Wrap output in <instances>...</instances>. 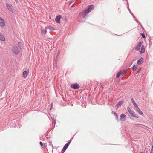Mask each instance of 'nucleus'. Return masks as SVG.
<instances>
[{
    "mask_svg": "<svg viewBox=\"0 0 153 153\" xmlns=\"http://www.w3.org/2000/svg\"><path fill=\"white\" fill-rule=\"evenodd\" d=\"M94 8L93 5H89L86 8L84 9L82 12H80L79 14H81L82 18H84L86 15L94 10Z\"/></svg>",
    "mask_w": 153,
    "mask_h": 153,
    "instance_id": "nucleus-1",
    "label": "nucleus"
},
{
    "mask_svg": "<svg viewBox=\"0 0 153 153\" xmlns=\"http://www.w3.org/2000/svg\"><path fill=\"white\" fill-rule=\"evenodd\" d=\"M12 51L15 54L17 55L20 53V51L16 46H15L12 48Z\"/></svg>",
    "mask_w": 153,
    "mask_h": 153,
    "instance_id": "nucleus-2",
    "label": "nucleus"
},
{
    "mask_svg": "<svg viewBox=\"0 0 153 153\" xmlns=\"http://www.w3.org/2000/svg\"><path fill=\"white\" fill-rule=\"evenodd\" d=\"M132 127L134 128L136 127H142L143 128H145L146 127L145 125L140 124H132Z\"/></svg>",
    "mask_w": 153,
    "mask_h": 153,
    "instance_id": "nucleus-3",
    "label": "nucleus"
},
{
    "mask_svg": "<svg viewBox=\"0 0 153 153\" xmlns=\"http://www.w3.org/2000/svg\"><path fill=\"white\" fill-rule=\"evenodd\" d=\"M71 87L74 89H79L80 87L79 85L77 83L72 84L71 85Z\"/></svg>",
    "mask_w": 153,
    "mask_h": 153,
    "instance_id": "nucleus-4",
    "label": "nucleus"
},
{
    "mask_svg": "<svg viewBox=\"0 0 153 153\" xmlns=\"http://www.w3.org/2000/svg\"><path fill=\"white\" fill-rule=\"evenodd\" d=\"M6 6L8 10L11 11L13 10L14 8L11 4L7 3L6 4Z\"/></svg>",
    "mask_w": 153,
    "mask_h": 153,
    "instance_id": "nucleus-5",
    "label": "nucleus"
},
{
    "mask_svg": "<svg viewBox=\"0 0 153 153\" xmlns=\"http://www.w3.org/2000/svg\"><path fill=\"white\" fill-rule=\"evenodd\" d=\"M126 119V115L122 113L121 114L120 118V120L122 121H124Z\"/></svg>",
    "mask_w": 153,
    "mask_h": 153,
    "instance_id": "nucleus-6",
    "label": "nucleus"
},
{
    "mask_svg": "<svg viewBox=\"0 0 153 153\" xmlns=\"http://www.w3.org/2000/svg\"><path fill=\"white\" fill-rule=\"evenodd\" d=\"M142 45V43L141 42H139L137 45L134 48V49L137 50H138Z\"/></svg>",
    "mask_w": 153,
    "mask_h": 153,
    "instance_id": "nucleus-7",
    "label": "nucleus"
},
{
    "mask_svg": "<svg viewBox=\"0 0 153 153\" xmlns=\"http://www.w3.org/2000/svg\"><path fill=\"white\" fill-rule=\"evenodd\" d=\"M61 18V16L60 15H59L56 17L55 20L56 22L58 23H60V19Z\"/></svg>",
    "mask_w": 153,
    "mask_h": 153,
    "instance_id": "nucleus-8",
    "label": "nucleus"
},
{
    "mask_svg": "<svg viewBox=\"0 0 153 153\" xmlns=\"http://www.w3.org/2000/svg\"><path fill=\"white\" fill-rule=\"evenodd\" d=\"M0 25L2 27H4L5 26L4 20L1 17H0Z\"/></svg>",
    "mask_w": 153,
    "mask_h": 153,
    "instance_id": "nucleus-9",
    "label": "nucleus"
},
{
    "mask_svg": "<svg viewBox=\"0 0 153 153\" xmlns=\"http://www.w3.org/2000/svg\"><path fill=\"white\" fill-rule=\"evenodd\" d=\"M131 101L132 102V103L133 104V105L134 107L136 108V107H137L138 106L137 105L135 101H134L133 98H131Z\"/></svg>",
    "mask_w": 153,
    "mask_h": 153,
    "instance_id": "nucleus-10",
    "label": "nucleus"
},
{
    "mask_svg": "<svg viewBox=\"0 0 153 153\" xmlns=\"http://www.w3.org/2000/svg\"><path fill=\"white\" fill-rule=\"evenodd\" d=\"M143 58H141L137 61V64L138 65L141 64L143 62Z\"/></svg>",
    "mask_w": 153,
    "mask_h": 153,
    "instance_id": "nucleus-11",
    "label": "nucleus"
},
{
    "mask_svg": "<svg viewBox=\"0 0 153 153\" xmlns=\"http://www.w3.org/2000/svg\"><path fill=\"white\" fill-rule=\"evenodd\" d=\"M28 74V72L26 71H25L23 73V76L24 77H26Z\"/></svg>",
    "mask_w": 153,
    "mask_h": 153,
    "instance_id": "nucleus-12",
    "label": "nucleus"
},
{
    "mask_svg": "<svg viewBox=\"0 0 153 153\" xmlns=\"http://www.w3.org/2000/svg\"><path fill=\"white\" fill-rule=\"evenodd\" d=\"M145 51V49L144 48V47L143 45L141 46V51L140 52V53L141 54L142 53H143Z\"/></svg>",
    "mask_w": 153,
    "mask_h": 153,
    "instance_id": "nucleus-13",
    "label": "nucleus"
},
{
    "mask_svg": "<svg viewBox=\"0 0 153 153\" xmlns=\"http://www.w3.org/2000/svg\"><path fill=\"white\" fill-rule=\"evenodd\" d=\"M67 149V143L65 144L63 149H62V152L61 153H63Z\"/></svg>",
    "mask_w": 153,
    "mask_h": 153,
    "instance_id": "nucleus-14",
    "label": "nucleus"
},
{
    "mask_svg": "<svg viewBox=\"0 0 153 153\" xmlns=\"http://www.w3.org/2000/svg\"><path fill=\"white\" fill-rule=\"evenodd\" d=\"M136 110L137 111H138V113L141 115H142L143 114V113L142 111L140 110V109L139 108L138 106L137 107H136Z\"/></svg>",
    "mask_w": 153,
    "mask_h": 153,
    "instance_id": "nucleus-15",
    "label": "nucleus"
},
{
    "mask_svg": "<svg viewBox=\"0 0 153 153\" xmlns=\"http://www.w3.org/2000/svg\"><path fill=\"white\" fill-rule=\"evenodd\" d=\"M135 113L134 111L131 115V116L136 117V118H139V116L137 114H135Z\"/></svg>",
    "mask_w": 153,
    "mask_h": 153,
    "instance_id": "nucleus-16",
    "label": "nucleus"
},
{
    "mask_svg": "<svg viewBox=\"0 0 153 153\" xmlns=\"http://www.w3.org/2000/svg\"><path fill=\"white\" fill-rule=\"evenodd\" d=\"M18 47L20 49L22 48L23 45L22 43L18 42Z\"/></svg>",
    "mask_w": 153,
    "mask_h": 153,
    "instance_id": "nucleus-17",
    "label": "nucleus"
},
{
    "mask_svg": "<svg viewBox=\"0 0 153 153\" xmlns=\"http://www.w3.org/2000/svg\"><path fill=\"white\" fill-rule=\"evenodd\" d=\"M74 4V1H71L70 2H69V7L70 5H71V4L72 5L71 6V8H72V7H74L73 6V5Z\"/></svg>",
    "mask_w": 153,
    "mask_h": 153,
    "instance_id": "nucleus-18",
    "label": "nucleus"
},
{
    "mask_svg": "<svg viewBox=\"0 0 153 153\" xmlns=\"http://www.w3.org/2000/svg\"><path fill=\"white\" fill-rule=\"evenodd\" d=\"M0 40L3 41L5 40V38L3 35H0Z\"/></svg>",
    "mask_w": 153,
    "mask_h": 153,
    "instance_id": "nucleus-19",
    "label": "nucleus"
},
{
    "mask_svg": "<svg viewBox=\"0 0 153 153\" xmlns=\"http://www.w3.org/2000/svg\"><path fill=\"white\" fill-rule=\"evenodd\" d=\"M138 65H134L132 67V69L134 71H135L137 68Z\"/></svg>",
    "mask_w": 153,
    "mask_h": 153,
    "instance_id": "nucleus-20",
    "label": "nucleus"
},
{
    "mask_svg": "<svg viewBox=\"0 0 153 153\" xmlns=\"http://www.w3.org/2000/svg\"><path fill=\"white\" fill-rule=\"evenodd\" d=\"M120 72H121V74L122 76H123L126 73V70H124L123 71H120Z\"/></svg>",
    "mask_w": 153,
    "mask_h": 153,
    "instance_id": "nucleus-21",
    "label": "nucleus"
},
{
    "mask_svg": "<svg viewBox=\"0 0 153 153\" xmlns=\"http://www.w3.org/2000/svg\"><path fill=\"white\" fill-rule=\"evenodd\" d=\"M123 102H124V101L119 102L117 103V104L116 105H117V106H119L120 105L122 104L123 103Z\"/></svg>",
    "mask_w": 153,
    "mask_h": 153,
    "instance_id": "nucleus-22",
    "label": "nucleus"
},
{
    "mask_svg": "<svg viewBox=\"0 0 153 153\" xmlns=\"http://www.w3.org/2000/svg\"><path fill=\"white\" fill-rule=\"evenodd\" d=\"M41 33L42 34H45L46 33V30H44L42 29H41Z\"/></svg>",
    "mask_w": 153,
    "mask_h": 153,
    "instance_id": "nucleus-23",
    "label": "nucleus"
},
{
    "mask_svg": "<svg viewBox=\"0 0 153 153\" xmlns=\"http://www.w3.org/2000/svg\"><path fill=\"white\" fill-rule=\"evenodd\" d=\"M121 75V72L119 71L116 75V78H118Z\"/></svg>",
    "mask_w": 153,
    "mask_h": 153,
    "instance_id": "nucleus-24",
    "label": "nucleus"
},
{
    "mask_svg": "<svg viewBox=\"0 0 153 153\" xmlns=\"http://www.w3.org/2000/svg\"><path fill=\"white\" fill-rule=\"evenodd\" d=\"M48 28L51 31H52L54 30V29L53 28V27L50 26H49L48 27Z\"/></svg>",
    "mask_w": 153,
    "mask_h": 153,
    "instance_id": "nucleus-25",
    "label": "nucleus"
},
{
    "mask_svg": "<svg viewBox=\"0 0 153 153\" xmlns=\"http://www.w3.org/2000/svg\"><path fill=\"white\" fill-rule=\"evenodd\" d=\"M114 115L115 117V119H116V120H117V121H118L119 120V118H118V116L117 114H116Z\"/></svg>",
    "mask_w": 153,
    "mask_h": 153,
    "instance_id": "nucleus-26",
    "label": "nucleus"
},
{
    "mask_svg": "<svg viewBox=\"0 0 153 153\" xmlns=\"http://www.w3.org/2000/svg\"><path fill=\"white\" fill-rule=\"evenodd\" d=\"M59 56V51H58V53L57 54V56H56V60H57V59H58V56Z\"/></svg>",
    "mask_w": 153,
    "mask_h": 153,
    "instance_id": "nucleus-27",
    "label": "nucleus"
},
{
    "mask_svg": "<svg viewBox=\"0 0 153 153\" xmlns=\"http://www.w3.org/2000/svg\"><path fill=\"white\" fill-rule=\"evenodd\" d=\"M127 110L129 112H130V111L131 110V108H130L129 106H128L127 108Z\"/></svg>",
    "mask_w": 153,
    "mask_h": 153,
    "instance_id": "nucleus-28",
    "label": "nucleus"
},
{
    "mask_svg": "<svg viewBox=\"0 0 153 153\" xmlns=\"http://www.w3.org/2000/svg\"><path fill=\"white\" fill-rule=\"evenodd\" d=\"M73 137L68 142V146H69V144L71 142V139H72V138H73Z\"/></svg>",
    "mask_w": 153,
    "mask_h": 153,
    "instance_id": "nucleus-29",
    "label": "nucleus"
},
{
    "mask_svg": "<svg viewBox=\"0 0 153 153\" xmlns=\"http://www.w3.org/2000/svg\"><path fill=\"white\" fill-rule=\"evenodd\" d=\"M141 36H142V37L143 38H146V36H145V35L143 33H142L141 34Z\"/></svg>",
    "mask_w": 153,
    "mask_h": 153,
    "instance_id": "nucleus-30",
    "label": "nucleus"
},
{
    "mask_svg": "<svg viewBox=\"0 0 153 153\" xmlns=\"http://www.w3.org/2000/svg\"><path fill=\"white\" fill-rule=\"evenodd\" d=\"M39 144L41 146H43V143L42 142L40 141L39 142Z\"/></svg>",
    "mask_w": 153,
    "mask_h": 153,
    "instance_id": "nucleus-31",
    "label": "nucleus"
},
{
    "mask_svg": "<svg viewBox=\"0 0 153 153\" xmlns=\"http://www.w3.org/2000/svg\"><path fill=\"white\" fill-rule=\"evenodd\" d=\"M49 145H51L52 146H53V145L52 144H51V143H52V142H51L50 140H49Z\"/></svg>",
    "mask_w": 153,
    "mask_h": 153,
    "instance_id": "nucleus-32",
    "label": "nucleus"
},
{
    "mask_svg": "<svg viewBox=\"0 0 153 153\" xmlns=\"http://www.w3.org/2000/svg\"><path fill=\"white\" fill-rule=\"evenodd\" d=\"M140 70H141V68H140L139 69L137 72V73H139L140 72Z\"/></svg>",
    "mask_w": 153,
    "mask_h": 153,
    "instance_id": "nucleus-33",
    "label": "nucleus"
},
{
    "mask_svg": "<svg viewBox=\"0 0 153 153\" xmlns=\"http://www.w3.org/2000/svg\"><path fill=\"white\" fill-rule=\"evenodd\" d=\"M112 113L114 115H115L116 114V113H115V112H114V111H112Z\"/></svg>",
    "mask_w": 153,
    "mask_h": 153,
    "instance_id": "nucleus-34",
    "label": "nucleus"
},
{
    "mask_svg": "<svg viewBox=\"0 0 153 153\" xmlns=\"http://www.w3.org/2000/svg\"><path fill=\"white\" fill-rule=\"evenodd\" d=\"M133 112H134V111H132L131 110V111H130V112H129V113H130V114H131L132 113H133Z\"/></svg>",
    "mask_w": 153,
    "mask_h": 153,
    "instance_id": "nucleus-35",
    "label": "nucleus"
},
{
    "mask_svg": "<svg viewBox=\"0 0 153 153\" xmlns=\"http://www.w3.org/2000/svg\"><path fill=\"white\" fill-rule=\"evenodd\" d=\"M78 21H80V22H82V21L80 19H79V18H78Z\"/></svg>",
    "mask_w": 153,
    "mask_h": 153,
    "instance_id": "nucleus-36",
    "label": "nucleus"
},
{
    "mask_svg": "<svg viewBox=\"0 0 153 153\" xmlns=\"http://www.w3.org/2000/svg\"><path fill=\"white\" fill-rule=\"evenodd\" d=\"M15 2H16V3H17L18 1V0H15Z\"/></svg>",
    "mask_w": 153,
    "mask_h": 153,
    "instance_id": "nucleus-37",
    "label": "nucleus"
},
{
    "mask_svg": "<svg viewBox=\"0 0 153 153\" xmlns=\"http://www.w3.org/2000/svg\"><path fill=\"white\" fill-rule=\"evenodd\" d=\"M141 28L143 29V30H144L143 27L142 26H141Z\"/></svg>",
    "mask_w": 153,
    "mask_h": 153,
    "instance_id": "nucleus-38",
    "label": "nucleus"
},
{
    "mask_svg": "<svg viewBox=\"0 0 153 153\" xmlns=\"http://www.w3.org/2000/svg\"><path fill=\"white\" fill-rule=\"evenodd\" d=\"M151 150H153V145H152V146Z\"/></svg>",
    "mask_w": 153,
    "mask_h": 153,
    "instance_id": "nucleus-39",
    "label": "nucleus"
},
{
    "mask_svg": "<svg viewBox=\"0 0 153 153\" xmlns=\"http://www.w3.org/2000/svg\"><path fill=\"white\" fill-rule=\"evenodd\" d=\"M52 105H51V107H50V109H52Z\"/></svg>",
    "mask_w": 153,
    "mask_h": 153,
    "instance_id": "nucleus-40",
    "label": "nucleus"
},
{
    "mask_svg": "<svg viewBox=\"0 0 153 153\" xmlns=\"http://www.w3.org/2000/svg\"><path fill=\"white\" fill-rule=\"evenodd\" d=\"M132 64V63L130 64V65L129 66V67H130Z\"/></svg>",
    "mask_w": 153,
    "mask_h": 153,
    "instance_id": "nucleus-41",
    "label": "nucleus"
},
{
    "mask_svg": "<svg viewBox=\"0 0 153 153\" xmlns=\"http://www.w3.org/2000/svg\"><path fill=\"white\" fill-rule=\"evenodd\" d=\"M140 153H143V152H140Z\"/></svg>",
    "mask_w": 153,
    "mask_h": 153,
    "instance_id": "nucleus-42",
    "label": "nucleus"
}]
</instances>
